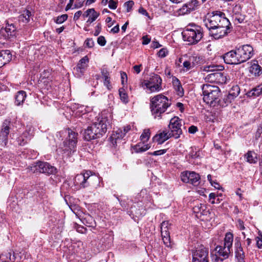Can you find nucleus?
Returning a JSON list of instances; mask_svg holds the SVG:
<instances>
[{
	"mask_svg": "<svg viewBox=\"0 0 262 262\" xmlns=\"http://www.w3.org/2000/svg\"><path fill=\"white\" fill-rule=\"evenodd\" d=\"M225 259L221 256H219L218 254L215 253V255L212 256V260L214 262H223Z\"/></svg>",
	"mask_w": 262,
	"mask_h": 262,
	"instance_id": "obj_57",
	"label": "nucleus"
},
{
	"mask_svg": "<svg viewBox=\"0 0 262 262\" xmlns=\"http://www.w3.org/2000/svg\"><path fill=\"white\" fill-rule=\"evenodd\" d=\"M162 80L157 74H153L150 75L147 80H144L141 83V86L144 89H146L149 93L158 92L162 89Z\"/></svg>",
	"mask_w": 262,
	"mask_h": 262,
	"instance_id": "obj_7",
	"label": "nucleus"
},
{
	"mask_svg": "<svg viewBox=\"0 0 262 262\" xmlns=\"http://www.w3.org/2000/svg\"><path fill=\"white\" fill-rule=\"evenodd\" d=\"M101 26L100 24H98L95 27V31L94 32L95 36H98L101 32Z\"/></svg>",
	"mask_w": 262,
	"mask_h": 262,
	"instance_id": "obj_63",
	"label": "nucleus"
},
{
	"mask_svg": "<svg viewBox=\"0 0 262 262\" xmlns=\"http://www.w3.org/2000/svg\"><path fill=\"white\" fill-rule=\"evenodd\" d=\"M110 124V121L106 117H101L98 119L97 122L94 123L92 125L93 129L96 132L98 138L102 137L106 132L107 127Z\"/></svg>",
	"mask_w": 262,
	"mask_h": 262,
	"instance_id": "obj_12",
	"label": "nucleus"
},
{
	"mask_svg": "<svg viewBox=\"0 0 262 262\" xmlns=\"http://www.w3.org/2000/svg\"><path fill=\"white\" fill-rule=\"evenodd\" d=\"M183 64L184 67L187 70H189L191 68H193L189 60L185 61Z\"/></svg>",
	"mask_w": 262,
	"mask_h": 262,
	"instance_id": "obj_61",
	"label": "nucleus"
},
{
	"mask_svg": "<svg viewBox=\"0 0 262 262\" xmlns=\"http://www.w3.org/2000/svg\"><path fill=\"white\" fill-rule=\"evenodd\" d=\"M202 68L203 71L207 72H212L213 73L217 71L223 70L224 69L222 66L215 65L214 64H207L203 66Z\"/></svg>",
	"mask_w": 262,
	"mask_h": 262,
	"instance_id": "obj_32",
	"label": "nucleus"
},
{
	"mask_svg": "<svg viewBox=\"0 0 262 262\" xmlns=\"http://www.w3.org/2000/svg\"><path fill=\"white\" fill-rule=\"evenodd\" d=\"M189 60H190L192 66L194 67L200 61V57L196 56H192L189 57Z\"/></svg>",
	"mask_w": 262,
	"mask_h": 262,
	"instance_id": "obj_48",
	"label": "nucleus"
},
{
	"mask_svg": "<svg viewBox=\"0 0 262 262\" xmlns=\"http://www.w3.org/2000/svg\"><path fill=\"white\" fill-rule=\"evenodd\" d=\"M138 12L143 15H145L148 18H149V13L147 12V11L143 8L142 7H140L139 9H138Z\"/></svg>",
	"mask_w": 262,
	"mask_h": 262,
	"instance_id": "obj_60",
	"label": "nucleus"
},
{
	"mask_svg": "<svg viewBox=\"0 0 262 262\" xmlns=\"http://www.w3.org/2000/svg\"><path fill=\"white\" fill-rule=\"evenodd\" d=\"M167 150V149H160V150H156V151H154L153 152H151L150 154V155H153V156H156L162 155L166 152Z\"/></svg>",
	"mask_w": 262,
	"mask_h": 262,
	"instance_id": "obj_56",
	"label": "nucleus"
},
{
	"mask_svg": "<svg viewBox=\"0 0 262 262\" xmlns=\"http://www.w3.org/2000/svg\"><path fill=\"white\" fill-rule=\"evenodd\" d=\"M241 11H242L241 5L238 4H235L232 7V15H235Z\"/></svg>",
	"mask_w": 262,
	"mask_h": 262,
	"instance_id": "obj_49",
	"label": "nucleus"
},
{
	"mask_svg": "<svg viewBox=\"0 0 262 262\" xmlns=\"http://www.w3.org/2000/svg\"><path fill=\"white\" fill-rule=\"evenodd\" d=\"M16 27L13 24H9L7 23L6 27L4 29H1V33L4 34V32H5L7 33V35H5V36H7V37H9V36H12L13 35V33L16 30Z\"/></svg>",
	"mask_w": 262,
	"mask_h": 262,
	"instance_id": "obj_36",
	"label": "nucleus"
},
{
	"mask_svg": "<svg viewBox=\"0 0 262 262\" xmlns=\"http://www.w3.org/2000/svg\"><path fill=\"white\" fill-rule=\"evenodd\" d=\"M181 180L187 183H190L194 186H198L200 183V176L194 171H185L181 174Z\"/></svg>",
	"mask_w": 262,
	"mask_h": 262,
	"instance_id": "obj_14",
	"label": "nucleus"
},
{
	"mask_svg": "<svg viewBox=\"0 0 262 262\" xmlns=\"http://www.w3.org/2000/svg\"><path fill=\"white\" fill-rule=\"evenodd\" d=\"M202 90L204 101L211 106H216L217 99L221 95V90L217 86L206 84L202 85Z\"/></svg>",
	"mask_w": 262,
	"mask_h": 262,
	"instance_id": "obj_4",
	"label": "nucleus"
},
{
	"mask_svg": "<svg viewBox=\"0 0 262 262\" xmlns=\"http://www.w3.org/2000/svg\"><path fill=\"white\" fill-rule=\"evenodd\" d=\"M150 109L152 115L155 118H161V115L164 113L170 106L167 97L162 94L157 95L150 99Z\"/></svg>",
	"mask_w": 262,
	"mask_h": 262,
	"instance_id": "obj_2",
	"label": "nucleus"
},
{
	"mask_svg": "<svg viewBox=\"0 0 262 262\" xmlns=\"http://www.w3.org/2000/svg\"><path fill=\"white\" fill-rule=\"evenodd\" d=\"M31 16V12L28 10H25L19 15L18 21L19 23L27 24L30 21Z\"/></svg>",
	"mask_w": 262,
	"mask_h": 262,
	"instance_id": "obj_26",
	"label": "nucleus"
},
{
	"mask_svg": "<svg viewBox=\"0 0 262 262\" xmlns=\"http://www.w3.org/2000/svg\"><path fill=\"white\" fill-rule=\"evenodd\" d=\"M228 19L225 17V14L221 12L215 13L206 18L204 20V24L209 32L211 30L216 27L222 24V25L227 24Z\"/></svg>",
	"mask_w": 262,
	"mask_h": 262,
	"instance_id": "obj_8",
	"label": "nucleus"
},
{
	"mask_svg": "<svg viewBox=\"0 0 262 262\" xmlns=\"http://www.w3.org/2000/svg\"><path fill=\"white\" fill-rule=\"evenodd\" d=\"M233 235L231 232L226 234L223 246H217L215 248L216 253L219 256L223 257V259H227L229 257L232 250V244Z\"/></svg>",
	"mask_w": 262,
	"mask_h": 262,
	"instance_id": "obj_5",
	"label": "nucleus"
},
{
	"mask_svg": "<svg viewBox=\"0 0 262 262\" xmlns=\"http://www.w3.org/2000/svg\"><path fill=\"white\" fill-rule=\"evenodd\" d=\"M74 228L77 232L80 233H85L86 231V229L85 228L77 224L75 225Z\"/></svg>",
	"mask_w": 262,
	"mask_h": 262,
	"instance_id": "obj_53",
	"label": "nucleus"
},
{
	"mask_svg": "<svg viewBox=\"0 0 262 262\" xmlns=\"http://www.w3.org/2000/svg\"><path fill=\"white\" fill-rule=\"evenodd\" d=\"M240 92L239 88L237 85L233 86L231 90L229 92V95L232 97V100L237 97Z\"/></svg>",
	"mask_w": 262,
	"mask_h": 262,
	"instance_id": "obj_45",
	"label": "nucleus"
},
{
	"mask_svg": "<svg viewBox=\"0 0 262 262\" xmlns=\"http://www.w3.org/2000/svg\"><path fill=\"white\" fill-rule=\"evenodd\" d=\"M28 169L33 173L40 172L48 175L55 174L57 172V168L50 163L38 161L30 165Z\"/></svg>",
	"mask_w": 262,
	"mask_h": 262,
	"instance_id": "obj_6",
	"label": "nucleus"
},
{
	"mask_svg": "<svg viewBox=\"0 0 262 262\" xmlns=\"http://www.w3.org/2000/svg\"><path fill=\"white\" fill-rule=\"evenodd\" d=\"M192 262H209V250L203 245L198 246L192 253Z\"/></svg>",
	"mask_w": 262,
	"mask_h": 262,
	"instance_id": "obj_10",
	"label": "nucleus"
},
{
	"mask_svg": "<svg viewBox=\"0 0 262 262\" xmlns=\"http://www.w3.org/2000/svg\"><path fill=\"white\" fill-rule=\"evenodd\" d=\"M246 95L249 97H257L262 95V84L248 91Z\"/></svg>",
	"mask_w": 262,
	"mask_h": 262,
	"instance_id": "obj_35",
	"label": "nucleus"
},
{
	"mask_svg": "<svg viewBox=\"0 0 262 262\" xmlns=\"http://www.w3.org/2000/svg\"><path fill=\"white\" fill-rule=\"evenodd\" d=\"M101 73L102 78L104 79L103 83L104 85H105L108 90L111 89L112 86L110 82V73L106 68L102 69Z\"/></svg>",
	"mask_w": 262,
	"mask_h": 262,
	"instance_id": "obj_30",
	"label": "nucleus"
},
{
	"mask_svg": "<svg viewBox=\"0 0 262 262\" xmlns=\"http://www.w3.org/2000/svg\"><path fill=\"white\" fill-rule=\"evenodd\" d=\"M145 142H140L136 145L134 149L136 152H141L145 151L149 149V146L148 144H144Z\"/></svg>",
	"mask_w": 262,
	"mask_h": 262,
	"instance_id": "obj_40",
	"label": "nucleus"
},
{
	"mask_svg": "<svg viewBox=\"0 0 262 262\" xmlns=\"http://www.w3.org/2000/svg\"><path fill=\"white\" fill-rule=\"evenodd\" d=\"M67 14H62L60 16H58L55 19V21L56 24H60L65 21L68 18Z\"/></svg>",
	"mask_w": 262,
	"mask_h": 262,
	"instance_id": "obj_47",
	"label": "nucleus"
},
{
	"mask_svg": "<svg viewBox=\"0 0 262 262\" xmlns=\"http://www.w3.org/2000/svg\"><path fill=\"white\" fill-rule=\"evenodd\" d=\"M9 258L11 261L10 262H15L16 257L13 254V256H11V253H8L6 255L2 254L0 255V262H8L6 260V259Z\"/></svg>",
	"mask_w": 262,
	"mask_h": 262,
	"instance_id": "obj_42",
	"label": "nucleus"
},
{
	"mask_svg": "<svg viewBox=\"0 0 262 262\" xmlns=\"http://www.w3.org/2000/svg\"><path fill=\"white\" fill-rule=\"evenodd\" d=\"M125 136V133L123 132L122 128H119L111 136L112 143L113 144H117L118 140L122 139Z\"/></svg>",
	"mask_w": 262,
	"mask_h": 262,
	"instance_id": "obj_31",
	"label": "nucleus"
},
{
	"mask_svg": "<svg viewBox=\"0 0 262 262\" xmlns=\"http://www.w3.org/2000/svg\"><path fill=\"white\" fill-rule=\"evenodd\" d=\"M121 78L122 84L124 85L127 82V76L125 72H121Z\"/></svg>",
	"mask_w": 262,
	"mask_h": 262,
	"instance_id": "obj_58",
	"label": "nucleus"
},
{
	"mask_svg": "<svg viewBox=\"0 0 262 262\" xmlns=\"http://www.w3.org/2000/svg\"><path fill=\"white\" fill-rule=\"evenodd\" d=\"M232 97L228 95L225 96L222 99H217V104L221 107H225L227 106L232 101Z\"/></svg>",
	"mask_w": 262,
	"mask_h": 262,
	"instance_id": "obj_38",
	"label": "nucleus"
},
{
	"mask_svg": "<svg viewBox=\"0 0 262 262\" xmlns=\"http://www.w3.org/2000/svg\"><path fill=\"white\" fill-rule=\"evenodd\" d=\"M12 54L8 50L0 51V68L2 67L11 60Z\"/></svg>",
	"mask_w": 262,
	"mask_h": 262,
	"instance_id": "obj_24",
	"label": "nucleus"
},
{
	"mask_svg": "<svg viewBox=\"0 0 262 262\" xmlns=\"http://www.w3.org/2000/svg\"><path fill=\"white\" fill-rule=\"evenodd\" d=\"M232 17L235 24L243 23L246 18L245 13L243 11L235 15H232Z\"/></svg>",
	"mask_w": 262,
	"mask_h": 262,
	"instance_id": "obj_39",
	"label": "nucleus"
},
{
	"mask_svg": "<svg viewBox=\"0 0 262 262\" xmlns=\"http://www.w3.org/2000/svg\"><path fill=\"white\" fill-rule=\"evenodd\" d=\"M106 40L103 36H100L97 38V42L101 46H104L106 44Z\"/></svg>",
	"mask_w": 262,
	"mask_h": 262,
	"instance_id": "obj_55",
	"label": "nucleus"
},
{
	"mask_svg": "<svg viewBox=\"0 0 262 262\" xmlns=\"http://www.w3.org/2000/svg\"><path fill=\"white\" fill-rule=\"evenodd\" d=\"M206 208L205 204H200L195 206L193 209L194 212L196 214V215L201 217L202 220L209 221L211 219V213Z\"/></svg>",
	"mask_w": 262,
	"mask_h": 262,
	"instance_id": "obj_18",
	"label": "nucleus"
},
{
	"mask_svg": "<svg viewBox=\"0 0 262 262\" xmlns=\"http://www.w3.org/2000/svg\"><path fill=\"white\" fill-rule=\"evenodd\" d=\"M185 5L191 12L196 9L199 6V1L198 0H191L190 2L186 3Z\"/></svg>",
	"mask_w": 262,
	"mask_h": 262,
	"instance_id": "obj_41",
	"label": "nucleus"
},
{
	"mask_svg": "<svg viewBox=\"0 0 262 262\" xmlns=\"http://www.w3.org/2000/svg\"><path fill=\"white\" fill-rule=\"evenodd\" d=\"M150 133L149 129H145L143 130L140 136V140L143 142H146L150 138Z\"/></svg>",
	"mask_w": 262,
	"mask_h": 262,
	"instance_id": "obj_43",
	"label": "nucleus"
},
{
	"mask_svg": "<svg viewBox=\"0 0 262 262\" xmlns=\"http://www.w3.org/2000/svg\"><path fill=\"white\" fill-rule=\"evenodd\" d=\"M27 97L26 92L24 91H18L15 96V104L17 106L23 105Z\"/></svg>",
	"mask_w": 262,
	"mask_h": 262,
	"instance_id": "obj_29",
	"label": "nucleus"
},
{
	"mask_svg": "<svg viewBox=\"0 0 262 262\" xmlns=\"http://www.w3.org/2000/svg\"><path fill=\"white\" fill-rule=\"evenodd\" d=\"M85 1L86 0H78L74 5L75 8H79L81 7Z\"/></svg>",
	"mask_w": 262,
	"mask_h": 262,
	"instance_id": "obj_62",
	"label": "nucleus"
},
{
	"mask_svg": "<svg viewBox=\"0 0 262 262\" xmlns=\"http://www.w3.org/2000/svg\"><path fill=\"white\" fill-rule=\"evenodd\" d=\"M245 158L247 162L255 164L257 161V155L254 151L249 150L245 155Z\"/></svg>",
	"mask_w": 262,
	"mask_h": 262,
	"instance_id": "obj_34",
	"label": "nucleus"
},
{
	"mask_svg": "<svg viewBox=\"0 0 262 262\" xmlns=\"http://www.w3.org/2000/svg\"><path fill=\"white\" fill-rule=\"evenodd\" d=\"M181 123L182 120L178 117H174L170 120L168 125L170 130L169 133L176 139L179 138L182 134V130L181 128L182 126Z\"/></svg>",
	"mask_w": 262,
	"mask_h": 262,
	"instance_id": "obj_15",
	"label": "nucleus"
},
{
	"mask_svg": "<svg viewBox=\"0 0 262 262\" xmlns=\"http://www.w3.org/2000/svg\"><path fill=\"white\" fill-rule=\"evenodd\" d=\"M134 5V2L133 1H129L124 3V6L126 8L127 12H130L132 8Z\"/></svg>",
	"mask_w": 262,
	"mask_h": 262,
	"instance_id": "obj_50",
	"label": "nucleus"
},
{
	"mask_svg": "<svg viewBox=\"0 0 262 262\" xmlns=\"http://www.w3.org/2000/svg\"><path fill=\"white\" fill-rule=\"evenodd\" d=\"M171 137L172 136L169 132L165 130L156 135L153 137V140L154 142H157L158 144H161Z\"/></svg>",
	"mask_w": 262,
	"mask_h": 262,
	"instance_id": "obj_23",
	"label": "nucleus"
},
{
	"mask_svg": "<svg viewBox=\"0 0 262 262\" xmlns=\"http://www.w3.org/2000/svg\"><path fill=\"white\" fill-rule=\"evenodd\" d=\"M179 15H185L188 13H190V12L188 10V9L187 7V6L185 5V4L178 11Z\"/></svg>",
	"mask_w": 262,
	"mask_h": 262,
	"instance_id": "obj_46",
	"label": "nucleus"
},
{
	"mask_svg": "<svg viewBox=\"0 0 262 262\" xmlns=\"http://www.w3.org/2000/svg\"><path fill=\"white\" fill-rule=\"evenodd\" d=\"M205 80L211 83L224 84L226 82L227 78L224 73L217 71L207 75L205 77Z\"/></svg>",
	"mask_w": 262,
	"mask_h": 262,
	"instance_id": "obj_17",
	"label": "nucleus"
},
{
	"mask_svg": "<svg viewBox=\"0 0 262 262\" xmlns=\"http://www.w3.org/2000/svg\"><path fill=\"white\" fill-rule=\"evenodd\" d=\"M167 54V50L164 49V48H162L161 49L158 53V55L159 57H161V58H163V57H164L166 56Z\"/></svg>",
	"mask_w": 262,
	"mask_h": 262,
	"instance_id": "obj_59",
	"label": "nucleus"
},
{
	"mask_svg": "<svg viewBox=\"0 0 262 262\" xmlns=\"http://www.w3.org/2000/svg\"><path fill=\"white\" fill-rule=\"evenodd\" d=\"M91 171H86L84 173H81L76 176L74 179V184L80 188H84L92 185V181L98 179L95 177H91Z\"/></svg>",
	"mask_w": 262,
	"mask_h": 262,
	"instance_id": "obj_9",
	"label": "nucleus"
},
{
	"mask_svg": "<svg viewBox=\"0 0 262 262\" xmlns=\"http://www.w3.org/2000/svg\"><path fill=\"white\" fill-rule=\"evenodd\" d=\"M117 0H110L108 2V7L111 9H115L117 7Z\"/></svg>",
	"mask_w": 262,
	"mask_h": 262,
	"instance_id": "obj_52",
	"label": "nucleus"
},
{
	"mask_svg": "<svg viewBox=\"0 0 262 262\" xmlns=\"http://www.w3.org/2000/svg\"><path fill=\"white\" fill-rule=\"evenodd\" d=\"M236 49L239 63L246 61L253 55V49L249 45H243Z\"/></svg>",
	"mask_w": 262,
	"mask_h": 262,
	"instance_id": "obj_13",
	"label": "nucleus"
},
{
	"mask_svg": "<svg viewBox=\"0 0 262 262\" xmlns=\"http://www.w3.org/2000/svg\"><path fill=\"white\" fill-rule=\"evenodd\" d=\"M183 38L189 44H196L200 41L203 36V29L194 24H190L182 33Z\"/></svg>",
	"mask_w": 262,
	"mask_h": 262,
	"instance_id": "obj_3",
	"label": "nucleus"
},
{
	"mask_svg": "<svg viewBox=\"0 0 262 262\" xmlns=\"http://www.w3.org/2000/svg\"><path fill=\"white\" fill-rule=\"evenodd\" d=\"M40 81L41 82H43L44 84L46 85L45 89L49 90V88L51 87V81L48 78H42L40 80Z\"/></svg>",
	"mask_w": 262,
	"mask_h": 262,
	"instance_id": "obj_51",
	"label": "nucleus"
},
{
	"mask_svg": "<svg viewBox=\"0 0 262 262\" xmlns=\"http://www.w3.org/2000/svg\"><path fill=\"white\" fill-rule=\"evenodd\" d=\"M78 134L70 128L58 132L56 136L59 139L63 140L61 149L64 154L70 156L76 151Z\"/></svg>",
	"mask_w": 262,
	"mask_h": 262,
	"instance_id": "obj_1",
	"label": "nucleus"
},
{
	"mask_svg": "<svg viewBox=\"0 0 262 262\" xmlns=\"http://www.w3.org/2000/svg\"><path fill=\"white\" fill-rule=\"evenodd\" d=\"M223 59L227 64H237L239 63L236 54V49L235 50H231L225 53L223 55Z\"/></svg>",
	"mask_w": 262,
	"mask_h": 262,
	"instance_id": "obj_22",
	"label": "nucleus"
},
{
	"mask_svg": "<svg viewBox=\"0 0 262 262\" xmlns=\"http://www.w3.org/2000/svg\"><path fill=\"white\" fill-rule=\"evenodd\" d=\"M31 135L27 130L24 132L17 138V141L19 145L23 146L31 139Z\"/></svg>",
	"mask_w": 262,
	"mask_h": 262,
	"instance_id": "obj_28",
	"label": "nucleus"
},
{
	"mask_svg": "<svg viewBox=\"0 0 262 262\" xmlns=\"http://www.w3.org/2000/svg\"><path fill=\"white\" fill-rule=\"evenodd\" d=\"M89 59L87 56H84L78 62L76 67L74 68L75 75L81 77L88 67Z\"/></svg>",
	"mask_w": 262,
	"mask_h": 262,
	"instance_id": "obj_19",
	"label": "nucleus"
},
{
	"mask_svg": "<svg viewBox=\"0 0 262 262\" xmlns=\"http://www.w3.org/2000/svg\"><path fill=\"white\" fill-rule=\"evenodd\" d=\"M169 223L164 221L161 225V233L164 244L167 246H170V237L168 229Z\"/></svg>",
	"mask_w": 262,
	"mask_h": 262,
	"instance_id": "obj_20",
	"label": "nucleus"
},
{
	"mask_svg": "<svg viewBox=\"0 0 262 262\" xmlns=\"http://www.w3.org/2000/svg\"><path fill=\"white\" fill-rule=\"evenodd\" d=\"M119 92L121 101L124 103H127L128 102V97L127 94L125 92L124 89L122 88L120 89Z\"/></svg>",
	"mask_w": 262,
	"mask_h": 262,
	"instance_id": "obj_44",
	"label": "nucleus"
},
{
	"mask_svg": "<svg viewBox=\"0 0 262 262\" xmlns=\"http://www.w3.org/2000/svg\"><path fill=\"white\" fill-rule=\"evenodd\" d=\"M84 138L85 140L90 141L95 139L98 138L96 132L93 129V126H89L85 130L84 133Z\"/></svg>",
	"mask_w": 262,
	"mask_h": 262,
	"instance_id": "obj_27",
	"label": "nucleus"
},
{
	"mask_svg": "<svg viewBox=\"0 0 262 262\" xmlns=\"http://www.w3.org/2000/svg\"><path fill=\"white\" fill-rule=\"evenodd\" d=\"M234 247L235 258L237 262H245V253L242 247L239 237L235 238Z\"/></svg>",
	"mask_w": 262,
	"mask_h": 262,
	"instance_id": "obj_21",
	"label": "nucleus"
},
{
	"mask_svg": "<svg viewBox=\"0 0 262 262\" xmlns=\"http://www.w3.org/2000/svg\"><path fill=\"white\" fill-rule=\"evenodd\" d=\"M89 12H91V13H90L89 18L86 21L87 26H89V25L94 21L99 16V13L97 12L93 8L89 9Z\"/></svg>",
	"mask_w": 262,
	"mask_h": 262,
	"instance_id": "obj_37",
	"label": "nucleus"
},
{
	"mask_svg": "<svg viewBox=\"0 0 262 262\" xmlns=\"http://www.w3.org/2000/svg\"><path fill=\"white\" fill-rule=\"evenodd\" d=\"M84 45L88 48H92L94 45V41L92 38H87L84 42Z\"/></svg>",
	"mask_w": 262,
	"mask_h": 262,
	"instance_id": "obj_54",
	"label": "nucleus"
},
{
	"mask_svg": "<svg viewBox=\"0 0 262 262\" xmlns=\"http://www.w3.org/2000/svg\"><path fill=\"white\" fill-rule=\"evenodd\" d=\"M11 125V122L9 119H6L3 122L0 130V143L3 146H5L8 143Z\"/></svg>",
	"mask_w": 262,
	"mask_h": 262,
	"instance_id": "obj_16",
	"label": "nucleus"
},
{
	"mask_svg": "<svg viewBox=\"0 0 262 262\" xmlns=\"http://www.w3.org/2000/svg\"><path fill=\"white\" fill-rule=\"evenodd\" d=\"M172 83L177 94L180 97H182L184 95V90L179 79L174 76L172 77Z\"/></svg>",
	"mask_w": 262,
	"mask_h": 262,
	"instance_id": "obj_25",
	"label": "nucleus"
},
{
	"mask_svg": "<svg viewBox=\"0 0 262 262\" xmlns=\"http://www.w3.org/2000/svg\"><path fill=\"white\" fill-rule=\"evenodd\" d=\"M249 72L255 76H258L262 74V68L257 63H254L250 67Z\"/></svg>",
	"mask_w": 262,
	"mask_h": 262,
	"instance_id": "obj_33",
	"label": "nucleus"
},
{
	"mask_svg": "<svg viewBox=\"0 0 262 262\" xmlns=\"http://www.w3.org/2000/svg\"><path fill=\"white\" fill-rule=\"evenodd\" d=\"M256 245L259 249H262V238L256 237Z\"/></svg>",
	"mask_w": 262,
	"mask_h": 262,
	"instance_id": "obj_64",
	"label": "nucleus"
},
{
	"mask_svg": "<svg viewBox=\"0 0 262 262\" xmlns=\"http://www.w3.org/2000/svg\"><path fill=\"white\" fill-rule=\"evenodd\" d=\"M231 26L229 20L227 19L226 25H222L221 24L212 30H211L209 32V35L215 39L223 38L230 32Z\"/></svg>",
	"mask_w": 262,
	"mask_h": 262,
	"instance_id": "obj_11",
	"label": "nucleus"
}]
</instances>
